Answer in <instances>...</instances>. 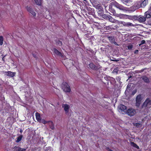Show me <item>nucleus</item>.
<instances>
[{
	"label": "nucleus",
	"instance_id": "obj_11",
	"mask_svg": "<svg viewBox=\"0 0 151 151\" xmlns=\"http://www.w3.org/2000/svg\"><path fill=\"white\" fill-rule=\"evenodd\" d=\"M26 149L22 148L19 146H16L14 148V151H25Z\"/></svg>",
	"mask_w": 151,
	"mask_h": 151
},
{
	"label": "nucleus",
	"instance_id": "obj_31",
	"mask_svg": "<svg viewBox=\"0 0 151 151\" xmlns=\"http://www.w3.org/2000/svg\"><path fill=\"white\" fill-rule=\"evenodd\" d=\"M129 0H124L123 1V3L124 4H125L126 3H127L129 2Z\"/></svg>",
	"mask_w": 151,
	"mask_h": 151
},
{
	"label": "nucleus",
	"instance_id": "obj_4",
	"mask_svg": "<svg viewBox=\"0 0 151 151\" xmlns=\"http://www.w3.org/2000/svg\"><path fill=\"white\" fill-rule=\"evenodd\" d=\"M151 105V101L148 99H147L143 104L142 106L143 107H147L149 108L150 107Z\"/></svg>",
	"mask_w": 151,
	"mask_h": 151
},
{
	"label": "nucleus",
	"instance_id": "obj_33",
	"mask_svg": "<svg viewBox=\"0 0 151 151\" xmlns=\"http://www.w3.org/2000/svg\"><path fill=\"white\" fill-rule=\"evenodd\" d=\"M146 18H150L151 17V15L150 14H146Z\"/></svg>",
	"mask_w": 151,
	"mask_h": 151
},
{
	"label": "nucleus",
	"instance_id": "obj_7",
	"mask_svg": "<svg viewBox=\"0 0 151 151\" xmlns=\"http://www.w3.org/2000/svg\"><path fill=\"white\" fill-rule=\"evenodd\" d=\"M53 51L54 53L57 56L60 57L62 58L64 57V55L63 53H61L55 48L53 49Z\"/></svg>",
	"mask_w": 151,
	"mask_h": 151
},
{
	"label": "nucleus",
	"instance_id": "obj_43",
	"mask_svg": "<svg viewBox=\"0 0 151 151\" xmlns=\"http://www.w3.org/2000/svg\"><path fill=\"white\" fill-rule=\"evenodd\" d=\"M72 65H73V63H72Z\"/></svg>",
	"mask_w": 151,
	"mask_h": 151
},
{
	"label": "nucleus",
	"instance_id": "obj_30",
	"mask_svg": "<svg viewBox=\"0 0 151 151\" xmlns=\"http://www.w3.org/2000/svg\"><path fill=\"white\" fill-rule=\"evenodd\" d=\"M145 40H142L141 42V43L139 44V45L140 46L141 45L144 44L145 43Z\"/></svg>",
	"mask_w": 151,
	"mask_h": 151
},
{
	"label": "nucleus",
	"instance_id": "obj_2",
	"mask_svg": "<svg viewBox=\"0 0 151 151\" xmlns=\"http://www.w3.org/2000/svg\"><path fill=\"white\" fill-rule=\"evenodd\" d=\"M62 88L63 91L65 92H69L71 89L70 86L66 82H63L62 85Z\"/></svg>",
	"mask_w": 151,
	"mask_h": 151
},
{
	"label": "nucleus",
	"instance_id": "obj_35",
	"mask_svg": "<svg viewBox=\"0 0 151 151\" xmlns=\"http://www.w3.org/2000/svg\"><path fill=\"white\" fill-rule=\"evenodd\" d=\"M116 79L118 81H119L120 80V78L119 77H116Z\"/></svg>",
	"mask_w": 151,
	"mask_h": 151
},
{
	"label": "nucleus",
	"instance_id": "obj_27",
	"mask_svg": "<svg viewBox=\"0 0 151 151\" xmlns=\"http://www.w3.org/2000/svg\"><path fill=\"white\" fill-rule=\"evenodd\" d=\"M131 145L133 146L134 147L137 148L139 147L136 144L134 143L133 142H131Z\"/></svg>",
	"mask_w": 151,
	"mask_h": 151
},
{
	"label": "nucleus",
	"instance_id": "obj_14",
	"mask_svg": "<svg viewBox=\"0 0 151 151\" xmlns=\"http://www.w3.org/2000/svg\"><path fill=\"white\" fill-rule=\"evenodd\" d=\"M89 67L91 69L93 70H96L99 68H100V67L96 66L93 63H91L89 64Z\"/></svg>",
	"mask_w": 151,
	"mask_h": 151
},
{
	"label": "nucleus",
	"instance_id": "obj_20",
	"mask_svg": "<svg viewBox=\"0 0 151 151\" xmlns=\"http://www.w3.org/2000/svg\"><path fill=\"white\" fill-rule=\"evenodd\" d=\"M107 38L111 43H112L115 40L114 37H108Z\"/></svg>",
	"mask_w": 151,
	"mask_h": 151
},
{
	"label": "nucleus",
	"instance_id": "obj_3",
	"mask_svg": "<svg viewBox=\"0 0 151 151\" xmlns=\"http://www.w3.org/2000/svg\"><path fill=\"white\" fill-rule=\"evenodd\" d=\"M62 106V107L63 109L65 111V113L67 114L68 113L69 109L70 107V105L66 104H63Z\"/></svg>",
	"mask_w": 151,
	"mask_h": 151
},
{
	"label": "nucleus",
	"instance_id": "obj_17",
	"mask_svg": "<svg viewBox=\"0 0 151 151\" xmlns=\"http://www.w3.org/2000/svg\"><path fill=\"white\" fill-rule=\"evenodd\" d=\"M35 116L36 119L37 120V121L39 122L41 120L40 114L37 112H36V113Z\"/></svg>",
	"mask_w": 151,
	"mask_h": 151
},
{
	"label": "nucleus",
	"instance_id": "obj_34",
	"mask_svg": "<svg viewBox=\"0 0 151 151\" xmlns=\"http://www.w3.org/2000/svg\"><path fill=\"white\" fill-rule=\"evenodd\" d=\"M112 43H114L115 45L116 46H119V45L115 42V40Z\"/></svg>",
	"mask_w": 151,
	"mask_h": 151
},
{
	"label": "nucleus",
	"instance_id": "obj_10",
	"mask_svg": "<svg viewBox=\"0 0 151 151\" xmlns=\"http://www.w3.org/2000/svg\"><path fill=\"white\" fill-rule=\"evenodd\" d=\"M140 78L142 79L146 83H149L150 82L149 78L145 76L141 77Z\"/></svg>",
	"mask_w": 151,
	"mask_h": 151
},
{
	"label": "nucleus",
	"instance_id": "obj_19",
	"mask_svg": "<svg viewBox=\"0 0 151 151\" xmlns=\"http://www.w3.org/2000/svg\"><path fill=\"white\" fill-rule=\"evenodd\" d=\"M48 123L50 127V128L52 130L54 129L55 127L53 125L52 122L51 121H48Z\"/></svg>",
	"mask_w": 151,
	"mask_h": 151
},
{
	"label": "nucleus",
	"instance_id": "obj_13",
	"mask_svg": "<svg viewBox=\"0 0 151 151\" xmlns=\"http://www.w3.org/2000/svg\"><path fill=\"white\" fill-rule=\"evenodd\" d=\"M109 21L113 23H117L118 22V21L116 19H114L111 16H109L108 17Z\"/></svg>",
	"mask_w": 151,
	"mask_h": 151
},
{
	"label": "nucleus",
	"instance_id": "obj_21",
	"mask_svg": "<svg viewBox=\"0 0 151 151\" xmlns=\"http://www.w3.org/2000/svg\"><path fill=\"white\" fill-rule=\"evenodd\" d=\"M36 4L38 5H40L42 4V0H34Z\"/></svg>",
	"mask_w": 151,
	"mask_h": 151
},
{
	"label": "nucleus",
	"instance_id": "obj_16",
	"mask_svg": "<svg viewBox=\"0 0 151 151\" xmlns=\"http://www.w3.org/2000/svg\"><path fill=\"white\" fill-rule=\"evenodd\" d=\"M138 20L140 22H144L146 20V18L144 16H142L138 18Z\"/></svg>",
	"mask_w": 151,
	"mask_h": 151
},
{
	"label": "nucleus",
	"instance_id": "obj_41",
	"mask_svg": "<svg viewBox=\"0 0 151 151\" xmlns=\"http://www.w3.org/2000/svg\"><path fill=\"white\" fill-rule=\"evenodd\" d=\"M132 77V76H130L129 77V78H131Z\"/></svg>",
	"mask_w": 151,
	"mask_h": 151
},
{
	"label": "nucleus",
	"instance_id": "obj_44",
	"mask_svg": "<svg viewBox=\"0 0 151 151\" xmlns=\"http://www.w3.org/2000/svg\"><path fill=\"white\" fill-rule=\"evenodd\" d=\"M114 71V72H115V70H114V71Z\"/></svg>",
	"mask_w": 151,
	"mask_h": 151
},
{
	"label": "nucleus",
	"instance_id": "obj_1",
	"mask_svg": "<svg viewBox=\"0 0 151 151\" xmlns=\"http://www.w3.org/2000/svg\"><path fill=\"white\" fill-rule=\"evenodd\" d=\"M111 5L114 6L120 10L124 11L126 10V7H124L122 5L119 4L116 1L112 2L111 3Z\"/></svg>",
	"mask_w": 151,
	"mask_h": 151
},
{
	"label": "nucleus",
	"instance_id": "obj_9",
	"mask_svg": "<svg viewBox=\"0 0 151 151\" xmlns=\"http://www.w3.org/2000/svg\"><path fill=\"white\" fill-rule=\"evenodd\" d=\"M27 11L29 13H31L33 16L35 17L36 15V14L35 12L33 10L32 8L30 6H27Z\"/></svg>",
	"mask_w": 151,
	"mask_h": 151
},
{
	"label": "nucleus",
	"instance_id": "obj_40",
	"mask_svg": "<svg viewBox=\"0 0 151 151\" xmlns=\"http://www.w3.org/2000/svg\"><path fill=\"white\" fill-rule=\"evenodd\" d=\"M108 151H112L111 150L109 149Z\"/></svg>",
	"mask_w": 151,
	"mask_h": 151
},
{
	"label": "nucleus",
	"instance_id": "obj_12",
	"mask_svg": "<svg viewBox=\"0 0 151 151\" xmlns=\"http://www.w3.org/2000/svg\"><path fill=\"white\" fill-rule=\"evenodd\" d=\"M16 73L14 72H13L11 71H8V72H5V74L6 75L10 76L11 77H13L14 76Z\"/></svg>",
	"mask_w": 151,
	"mask_h": 151
},
{
	"label": "nucleus",
	"instance_id": "obj_8",
	"mask_svg": "<svg viewBox=\"0 0 151 151\" xmlns=\"http://www.w3.org/2000/svg\"><path fill=\"white\" fill-rule=\"evenodd\" d=\"M119 111L120 112L122 111L125 112L127 109V107L122 104H120L118 106Z\"/></svg>",
	"mask_w": 151,
	"mask_h": 151
},
{
	"label": "nucleus",
	"instance_id": "obj_42",
	"mask_svg": "<svg viewBox=\"0 0 151 151\" xmlns=\"http://www.w3.org/2000/svg\"><path fill=\"white\" fill-rule=\"evenodd\" d=\"M4 57H3V58H2V59H3V60H4Z\"/></svg>",
	"mask_w": 151,
	"mask_h": 151
},
{
	"label": "nucleus",
	"instance_id": "obj_38",
	"mask_svg": "<svg viewBox=\"0 0 151 151\" xmlns=\"http://www.w3.org/2000/svg\"><path fill=\"white\" fill-rule=\"evenodd\" d=\"M149 9L151 11V3L150 4V6Z\"/></svg>",
	"mask_w": 151,
	"mask_h": 151
},
{
	"label": "nucleus",
	"instance_id": "obj_28",
	"mask_svg": "<svg viewBox=\"0 0 151 151\" xmlns=\"http://www.w3.org/2000/svg\"><path fill=\"white\" fill-rule=\"evenodd\" d=\"M134 125L137 127H140L142 126V124L140 123H137L134 124Z\"/></svg>",
	"mask_w": 151,
	"mask_h": 151
},
{
	"label": "nucleus",
	"instance_id": "obj_5",
	"mask_svg": "<svg viewBox=\"0 0 151 151\" xmlns=\"http://www.w3.org/2000/svg\"><path fill=\"white\" fill-rule=\"evenodd\" d=\"M142 98L140 95H138L136 98V105L137 107H139L141 103Z\"/></svg>",
	"mask_w": 151,
	"mask_h": 151
},
{
	"label": "nucleus",
	"instance_id": "obj_18",
	"mask_svg": "<svg viewBox=\"0 0 151 151\" xmlns=\"http://www.w3.org/2000/svg\"><path fill=\"white\" fill-rule=\"evenodd\" d=\"M148 2V0H144L141 4V6L142 7L145 6L147 4Z\"/></svg>",
	"mask_w": 151,
	"mask_h": 151
},
{
	"label": "nucleus",
	"instance_id": "obj_6",
	"mask_svg": "<svg viewBox=\"0 0 151 151\" xmlns=\"http://www.w3.org/2000/svg\"><path fill=\"white\" fill-rule=\"evenodd\" d=\"M127 114L129 116H132L135 114V111L133 109H129L127 111Z\"/></svg>",
	"mask_w": 151,
	"mask_h": 151
},
{
	"label": "nucleus",
	"instance_id": "obj_37",
	"mask_svg": "<svg viewBox=\"0 0 151 151\" xmlns=\"http://www.w3.org/2000/svg\"><path fill=\"white\" fill-rule=\"evenodd\" d=\"M20 132L21 133H22V129H21L20 131Z\"/></svg>",
	"mask_w": 151,
	"mask_h": 151
},
{
	"label": "nucleus",
	"instance_id": "obj_36",
	"mask_svg": "<svg viewBox=\"0 0 151 151\" xmlns=\"http://www.w3.org/2000/svg\"><path fill=\"white\" fill-rule=\"evenodd\" d=\"M33 55L34 58H37V55L36 54L35 55V54H33Z\"/></svg>",
	"mask_w": 151,
	"mask_h": 151
},
{
	"label": "nucleus",
	"instance_id": "obj_39",
	"mask_svg": "<svg viewBox=\"0 0 151 151\" xmlns=\"http://www.w3.org/2000/svg\"><path fill=\"white\" fill-rule=\"evenodd\" d=\"M138 52V50H136V52H135V53H137V52Z\"/></svg>",
	"mask_w": 151,
	"mask_h": 151
},
{
	"label": "nucleus",
	"instance_id": "obj_26",
	"mask_svg": "<svg viewBox=\"0 0 151 151\" xmlns=\"http://www.w3.org/2000/svg\"><path fill=\"white\" fill-rule=\"evenodd\" d=\"M48 121H46L44 119L41 120L39 122L40 123H41L44 124H45L46 123H48Z\"/></svg>",
	"mask_w": 151,
	"mask_h": 151
},
{
	"label": "nucleus",
	"instance_id": "obj_29",
	"mask_svg": "<svg viewBox=\"0 0 151 151\" xmlns=\"http://www.w3.org/2000/svg\"><path fill=\"white\" fill-rule=\"evenodd\" d=\"M57 44L60 46H61L62 45V42L60 41H58L57 42Z\"/></svg>",
	"mask_w": 151,
	"mask_h": 151
},
{
	"label": "nucleus",
	"instance_id": "obj_25",
	"mask_svg": "<svg viewBox=\"0 0 151 151\" xmlns=\"http://www.w3.org/2000/svg\"><path fill=\"white\" fill-rule=\"evenodd\" d=\"M3 38L2 36H0V45H1L3 44Z\"/></svg>",
	"mask_w": 151,
	"mask_h": 151
},
{
	"label": "nucleus",
	"instance_id": "obj_24",
	"mask_svg": "<svg viewBox=\"0 0 151 151\" xmlns=\"http://www.w3.org/2000/svg\"><path fill=\"white\" fill-rule=\"evenodd\" d=\"M132 26H134V25H133L132 23L129 22H127V23L126 27H129Z\"/></svg>",
	"mask_w": 151,
	"mask_h": 151
},
{
	"label": "nucleus",
	"instance_id": "obj_23",
	"mask_svg": "<svg viewBox=\"0 0 151 151\" xmlns=\"http://www.w3.org/2000/svg\"><path fill=\"white\" fill-rule=\"evenodd\" d=\"M22 137L23 136L22 135H21L18 137L17 138V140L16 141V142H19L21 140Z\"/></svg>",
	"mask_w": 151,
	"mask_h": 151
},
{
	"label": "nucleus",
	"instance_id": "obj_22",
	"mask_svg": "<svg viewBox=\"0 0 151 151\" xmlns=\"http://www.w3.org/2000/svg\"><path fill=\"white\" fill-rule=\"evenodd\" d=\"M127 22H125L124 21H118V23L122 24L123 25V26L126 27Z\"/></svg>",
	"mask_w": 151,
	"mask_h": 151
},
{
	"label": "nucleus",
	"instance_id": "obj_32",
	"mask_svg": "<svg viewBox=\"0 0 151 151\" xmlns=\"http://www.w3.org/2000/svg\"><path fill=\"white\" fill-rule=\"evenodd\" d=\"M133 47V46L132 45H130L128 46V48L129 50H131Z\"/></svg>",
	"mask_w": 151,
	"mask_h": 151
},
{
	"label": "nucleus",
	"instance_id": "obj_15",
	"mask_svg": "<svg viewBox=\"0 0 151 151\" xmlns=\"http://www.w3.org/2000/svg\"><path fill=\"white\" fill-rule=\"evenodd\" d=\"M113 13L114 16L117 17H120V18H121V17L123 15V14H118L116 13L115 11L114 10L113 11Z\"/></svg>",
	"mask_w": 151,
	"mask_h": 151
}]
</instances>
